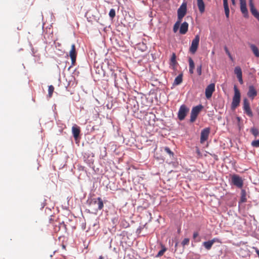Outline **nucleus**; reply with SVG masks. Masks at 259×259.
Here are the masks:
<instances>
[{"label":"nucleus","instance_id":"nucleus-1","mask_svg":"<svg viewBox=\"0 0 259 259\" xmlns=\"http://www.w3.org/2000/svg\"><path fill=\"white\" fill-rule=\"evenodd\" d=\"M234 95L233 97L232 102L231 103V109H235L239 105L240 102L241 94L237 86H234Z\"/></svg>","mask_w":259,"mask_h":259},{"label":"nucleus","instance_id":"nucleus-2","mask_svg":"<svg viewBox=\"0 0 259 259\" xmlns=\"http://www.w3.org/2000/svg\"><path fill=\"white\" fill-rule=\"evenodd\" d=\"M89 205L91 207H93L96 211L101 210L104 206L103 201L101 197L91 199L89 201Z\"/></svg>","mask_w":259,"mask_h":259},{"label":"nucleus","instance_id":"nucleus-3","mask_svg":"<svg viewBox=\"0 0 259 259\" xmlns=\"http://www.w3.org/2000/svg\"><path fill=\"white\" fill-rule=\"evenodd\" d=\"M94 154L93 152L88 151L83 154L84 161L91 167H93Z\"/></svg>","mask_w":259,"mask_h":259},{"label":"nucleus","instance_id":"nucleus-4","mask_svg":"<svg viewBox=\"0 0 259 259\" xmlns=\"http://www.w3.org/2000/svg\"><path fill=\"white\" fill-rule=\"evenodd\" d=\"M203 108V106L201 104H199L197 106H194L192 108L191 112V116L190 122L191 123L194 122L199 114V112Z\"/></svg>","mask_w":259,"mask_h":259},{"label":"nucleus","instance_id":"nucleus-5","mask_svg":"<svg viewBox=\"0 0 259 259\" xmlns=\"http://www.w3.org/2000/svg\"><path fill=\"white\" fill-rule=\"evenodd\" d=\"M231 184L238 188H242L243 185V180L238 175H233L231 178Z\"/></svg>","mask_w":259,"mask_h":259},{"label":"nucleus","instance_id":"nucleus-6","mask_svg":"<svg viewBox=\"0 0 259 259\" xmlns=\"http://www.w3.org/2000/svg\"><path fill=\"white\" fill-rule=\"evenodd\" d=\"M189 111V108H188L185 105H181L179 108L178 113V117L179 119L181 121L184 120Z\"/></svg>","mask_w":259,"mask_h":259},{"label":"nucleus","instance_id":"nucleus-7","mask_svg":"<svg viewBox=\"0 0 259 259\" xmlns=\"http://www.w3.org/2000/svg\"><path fill=\"white\" fill-rule=\"evenodd\" d=\"M122 76L125 79L126 81H127V78L125 74L123 73H122L118 69H116L115 72L114 74V76L113 77V79L114 82V85L116 87H118L119 84L121 83L120 80L119 79L118 77L119 75Z\"/></svg>","mask_w":259,"mask_h":259},{"label":"nucleus","instance_id":"nucleus-8","mask_svg":"<svg viewBox=\"0 0 259 259\" xmlns=\"http://www.w3.org/2000/svg\"><path fill=\"white\" fill-rule=\"evenodd\" d=\"M243 110L244 113L250 117H253V113L250 107V103L247 98H244L243 101Z\"/></svg>","mask_w":259,"mask_h":259},{"label":"nucleus","instance_id":"nucleus-9","mask_svg":"<svg viewBox=\"0 0 259 259\" xmlns=\"http://www.w3.org/2000/svg\"><path fill=\"white\" fill-rule=\"evenodd\" d=\"M199 35L198 34L195 35V38L192 41L191 45L189 49V51L192 54H194L196 52L199 45Z\"/></svg>","mask_w":259,"mask_h":259},{"label":"nucleus","instance_id":"nucleus-10","mask_svg":"<svg viewBox=\"0 0 259 259\" xmlns=\"http://www.w3.org/2000/svg\"><path fill=\"white\" fill-rule=\"evenodd\" d=\"M187 13V4L183 3L178 9V19L182 20Z\"/></svg>","mask_w":259,"mask_h":259},{"label":"nucleus","instance_id":"nucleus-11","mask_svg":"<svg viewBox=\"0 0 259 259\" xmlns=\"http://www.w3.org/2000/svg\"><path fill=\"white\" fill-rule=\"evenodd\" d=\"M215 90V84L213 83L209 84L205 89V97L207 99H209L212 96L213 92Z\"/></svg>","mask_w":259,"mask_h":259},{"label":"nucleus","instance_id":"nucleus-12","mask_svg":"<svg viewBox=\"0 0 259 259\" xmlns=\"http://www.w3.org/2000/svg\"><path fill=\"white\" fill-rule=\"evenodd\" d=\"M209 133L210 128L209 127H206L201 131L200 135L201 143H203L205 141H206L207 140Z\"/></svg>","mask_w":259,"mask_h":259},{"label":"nucleus","instance_id":"nucleus-13","mask_svg":"<svg viewBox=\"0 0 259 259\" xmlns=\"http://www.w3.org/2000/svg\"><path fill=\"white\" fill-rule=\"evenodd\" d=\"M249 6L252 15L259 21V12L255 9L252 0H249Z\"/></svg>","mask_w":259,"mask_h":259},{"label":"nucleus","instance_id":"nucleus-14","mask_svg":"<svg viewBox=\"0 0 259 259\" xmlns=\"http://www.w3.org/2000/svg\"><path fill=\"white\" fill-rule=\"evenodd\" d=\"M240 10L245 18L248 17V12L246 7V0H240Z\"/></svg>","mask_w":259,"mask_h":259},{"label":"nucleus","instance_id":"nucleus-15","mask_svg":"<svg viewBox=\"0 0 259 259\" xmlns=\"http://www.w3.org/2000/svg\"><path fill=\"white\" fill-rule=\"evenodd\" d=\"M234 73L236 75L239 83L241 84H242L243 83V80L242 79V70L239 66H236L235 67Z\"/></svg>","mask_w":259,"mask_h":259},{"label":"nucleus","instance_id":"nucleus-16","mask_svg":"<svg viewBox=\"0 0 259 259\" xmlns=\"http://www.w3.org/2000/svg\"><path fill=\"white\" fill-rule=\"evenodd\" d=\"M247 96L252 100L257 95V91L254 87L252 85H249L248 88V91L247 93Z\"/></svg>","mask_w":259,"mask_h":259},{"label":"nucleus","instance_id":"nucleus-17","mask_svg":"<svg viewBox=\"0 0 259 259\" xmlns=\"http://www.w3.org/2000/svg\"><path fill=\"white\" fill-rule=\"evenodd\" d=\"M80 132V128L76 125H74L72 127V133L75 140H77L79 137Z\"/></svg>","mask_w":259,"mask_h":259},{"label":"nucleus","instance_id":"nucleus-18","mask_svg":"<svg viewBox=\"0 0 259 259\" xmlns=\"http://www.w3.org/2000/svg\"><path fill=\"white\" fill-rule=\"evenodd\" d=\"M189 24L186 22H184L181 25L180 29V33L182 34H185L188 30Z\"/></svg>","mask_w":259,"mask_h":259},{"label":"nucleus","instance_id":"nucleus-19","mask_svg":"<svg viewBox=\"0 0 259 259\" xmlns=\"http://www.w3.org/2000/svg\"><path fill=\"white\" fill-rule=\"evenodd\" d=\"M250 48L256 57H259V50L258 48L254 44H249Z\"/></svg>","mask_w":259,"mask_h":259},{"label":"nucleus","instance_id":"nucleus-20","mask_svg":"<svg viewBox=\"0 0 259 259\" xmlns=\"http://www.w3.org/2000/svg\"><path fill=\"white\" fill-rule=\"evenodd\" d=\"M107 64L108 66V69H109V71H114L118 69V67L114 64V63L111 60H108L107 62Z\"/></svg>","mask_w":259,"mask_h":259},{"label":"nucleus","instance_id":"nucleus-21","mask_svg":"<svg viewBox=\"0 0 259 259\" xmlns=\"http://www.w3.org/2000/svg\"><path fill=\"white\" fill-rule=\"evenodd\" d=\"M247 194L245 189H241V196L240 199L239 203H244L247 201Z\"/></svg>","mask_w":259,"mask_h":259},{"label":"nucleus","instance_id":"nucleus-22","mask_svg":"<svg viewBox=\"0 0 259 259\" xmlns=\"http://www.w3.org/2000/svg\"><path fill=\"white\" fill-rule=\"evenodd\" d=\"M197 6L199 10L201 13H203L205 11V5L203 0H197Z\"/></svg>","mask_w":259,"mask_h":259},{"label":"nucleus","instance_id":"nucleus-23","mask_svg":"<svg viewBox=\"0 0 259 259\" xmlns=\"http://www.w3.org/2000/svg\"><path fill=\"white\" fill-rule=\"evenodd\" d=\"M183 81V75L182 74H180L178 76H177L174 80V85H179L182 83Z\"/></svg>","mask_w":259,"mask_h":259},{"label":"nucleus","instance_id":"nucleus-24","mask_svg":"<svg viewBox=\"0 0 259 259\" xmlns=\"http://www.w3.org/2000/svg\"><path fill=\"white\" fill-rule=\"evenodd\" d=\"M69 55H70V58L73 57H76V51H75V46L74 44H72L71 45V49L70 51Z\"/></svg>","mask_w":259,"mask_h":259},{"label":"nucleus","instance_id":"nucleus-25","mask_svg":"<svg viewBox=\"0 0 259 259\" xmlns=\"http://www.w3.org/2000/svg\"><path fill=\"white\" fill-rule=\"evenodd\" d=\"M212 241H210V240L207 241H205L203 243V246L207 249L209 250L211 249L212 244Z\"/></svg>","mask_w":259,"mask_h":259},{"label":"nucleus","instance_id":"nucleus-26","mask_svg":"<svg viewBox=\"0 0 259 259\" xmlns=\"http://www.w3.org/2000/svg\"><path fill=\"white\" fill-rule=\"evenodd\" d=\"M250 132L255 138H256L259 135V131L258 129L255 127H251L250 130Z\"/></svg>","mask_w":259,"mask_h":259},{"label":"nucleus","instance_id":"nucleus-27","mask_svg":"<svg viewBox=\"0 0 259 259\" xmlns=\"http://www.w3.org/2000/svg\"><path fill=\"white\" fill-rule=\"evenodd\" d=\"M225 15L227 18L229 17L230 10L229 8L228 4H224Z\"/></svg>","mask_w":259,"mask_h":259},{"label":"nucleus","instance_id":"nucleus-28","mask_svg":"<svg viewBox=\"0 0 259 259\" xmlns=\"http://www.w3.org/2000/svg\"><path fill=\"white\" fill-rule=\"evenodd\" d=\"M182 20L178 19L177 21L175 23L173 28V31L174 32H176L179 27Z\"/></svg>","mask_w":259,"mask_h":259},{"label":"nucleus","instance_id":"nucleus-29","mask_svg":"<svg viewBox=\"0 0 259 259\" xmlns=\"http://www.w3.org/2000/svg\"><path fill=\"white\" fill-rule=\"evenodd\" d=\"M164 150L165 152H166L170 156V157H173L174 156V154L173 152L171 151V150L168 147H165L164 148Z\"/></svg>","mask_w":259,"mask_h":259},{"label":"nucleus","instance_id":"nucleus-30","mask_svg":"<svg viewBox=\"0 0 259 259\" xmlns=\"http://www.w3.org/2000/svg\"><path fill=\"white\" fill-rule=\"evenodd\" d=\"M166 250V248L164 246H162V249L158 252L157 254L156 255V257H158L162 256Z\"/></svg>","mask_w":259,"mask_h":259},{"label":"nucleus","instance_id":"nucleus-31","mask_svg":"<svg viewBox=\"0 0 259 259\" xmlns=\"http://www.w3.org/2000/svg\"><path fill=\"white\" fill-rule=\"evenodd\" d=\"M171 64L172 65H176V55L175 53H172V56L170 58Z\"/></svg>","mask_w":259,"mask_h":259},{"label":"nucleus","instance_id":"nucleus-32","mask_svg":"<svg viewBox=\"0 0 259 259\" xmlns=\"http://www.w3.org/2000/svg\"><path fill=\"white\" fill-rule=\"evenodd\" d=\"M54 88L52 85H50L48 89V96L51 98L52 96V94L54 92Z\"/></svg>","mask_w":259,"mask_h":259},{"label":"nucleus","instance_id":"nucleus-33","mask_svg":"<svg viewBox=\"0 0 259 259\" xmlns=\"http://www.w3.org/2000/svg\"><path fill=\"white\" fill-rule=\"evenodd\" d=\"M251 145L253 147L259 148V140L252 141Z\"/></svg>","mask_w":259,"mask_h":259},{"label":"nucleus","instance_id":"nucleus-34","mask_svg":"<svg viewBox=\"0 0 259 259\" xmlns=\"http://www.w3.org/2000/svg\"><path fill=\"white\" fill-rule=\"evenodd\" d=\"M189 68H194L195 67V64L193 60L191 58H189Z\"/></svg>","mask_w":259,"mask_h":259},{"label":"nucleus","instance_id":"nucleus-35","mask_svg":"<svg viewBox=\"0 0 259 259\" xmlns=\"http://www.w3.org/2000/svg\"><path fill=\"white\" fill-rule=\"evenodd\" d=\"M109 15L110 18H113L115 16V11L113 9H111L109 13Z\"/></svg>","mask_w":259,"mask_h":259},{"label":"nucleus","instance_id":"nucleus-36","mask_svg":"<svg viewBox=\"0 0 259 259\" xmlns=\"http://www.w3.org/2000/svg\"><path fill=\"white\" fill-rule=\"evenodd\" d=\"M93 226L94 228V229H97L99 228V222L97 220H96L93 224Z\"/></svg>","mask_w":259,"mask_h":259},{"label":"nucleus","instance_id":"nucleus-37","mask_svg":"<svg viewBox=\"0 0 259 259\" xmlns=\"http://www.w3.org/2000/svg\"><path fill=\"white\" fill-rule=\"evenodd\" d=\"M197 72L199 75H201V73H202V65H201L197 66Z\"/></svg>","mask_w":259,"mask_h":259},{"label":"nucleus","instance_id":"nucleus-38","mask_svg":"<svg viewBox=\"0 0 259 259\" xmlns=\"http://www.w3.org/2000/svg\"><path fill=\"white\" fill-rule=\"evenodd\" d=\"M118 78L121 81V83L119 84H124L125 82H127V81H126V80L124 78V77H123V76H121L120 75L119 76Z\"/></svg>","mask_w":259,"mask_h":259},{"label":"nucleus","instance_id":"nucleus-39","mask_svg":"<svg viewBox=\"0 0 259 259\" xmlns=\"http://www.w3.org/2000/svg\"><path fill=\"white\" fill-rule=\"evenodd\" d=\"M189 242V239L188 238H185L182 242V244L183 246H185L186 245L188 244Z\"/></svg>","mask_w":259,"mask_h":259},{"label":"nucleus","instance_id":"nucleus-40","mask_svg":"<svg viewBox=\"0 0 259 259\" xmlns=\"http://www.w3.org/2000/svg\"><path fill=\"white\" fill-rule=\"evenodd\" d=\"M210 241L212 242V244H213V243L216 242H220V240L218 238H213V239H212V240H211Z\"/></svg>","mask_w":259,"mask_h":259},{"label":"nucleus","instance_id":"nucleus-41","mask_svg":"<svg viewBox=\"0 0 259 259\" xmlns=\"http://www.w3.org/2000/svg\"><path fill=\"white\" fill-rule=\"evenodd\" d=\"M115 70H114V71H109V73L110 75V77L112 78L113 76H114V74L115 73Z\"/></svg>","mask_w":259,"mask_h":259},{"label":"nucleus","instance_id":"nucleus-42","mask_svg":"<svg viewBox=\"0 0 259 259\" xmlns=\"http://www.w3.org/2000/svg\"><path fill=\"white\" fill-rule=\"evenodd\" d=\"M76 57H71L70 58L71 60V62H72V64L73 65L74 64V63L75 62V61H76Z\"/></svg>","mask_w":259,"mask_h":259},{"label":"nucleus","instance_id":"nucleus-43","mask_svg":"<svg viewBox=\"0 0 259 259\" xmlns=\"http://www.w3.org/2000/svg\"><path fill=\"white\" fill-rule=\"evenodd\" d=\"M198 233L197 232H194L193 233V237L194 239H195L196 237H197L198 236Z\"/></svg>","mask_w":259,"mask_h":259},{"label":"nucleus","instance_id":"nucleus-44","mask_svg":"<svg viewBox=\"0 0 259 259\" xmlns=\"http://www.w3.org/2000/svg\"><path fill=\"white\" fill-rule=\"evenodd\" d=\"M194 69L189 68V71L190 74H193L194 73Z\"/></svg>","mask_w":259,"mask_h":259},{"label":"nucleus","instance_id":"nucleus-45","mask_svg":"<svg viewBox=\"0 0 259 259\" xmlns=\"http://www.w3.org/2000/svg\"><path fill=\"white\" fill-rule=\"evenodd\" d=\"M224 49H225V51L226 54H229L230 52L229 51L227 47H225Z\"/></svg>","mask_w":259,"mask_h":259},{"label":"nucleus","instance_id":"nucleus-46","mask_svg":"<svg viewBox=\"0 0 259 259\" xmlns=\"http://www.w3.org/2000/svg\"><path fill=\"white\" fill-rule=\"evenodd\" d=\"M60 227L62 226V227L66 228V225L64 223V222H62L60 224Z\"/></svg>","mask_w":259,"mask_h":259},{"label":"nucleus","instance_id":"nucleus-47","mask_svg":"<svg viewBox=\"0 0 259 259\" xmlns=\"http://www.w3.org/2000/svg\"><path fill=\"white\" fill-rule=\"evenodd\" d=\"M228 4V0H223V4Z\"/></svg>","mask_w":259,"mask_h":259},{"label":"nucleus","instance_id":"nucleus-48","mask_svg":"<svg viewBox=\"0 0 259 259\" xmlns=\"http://www.w3.org/2000/svg\"><path fill=\"white\" fill-rule=\"evenodd\" d=\"M227 54L229 56V57L231 59H232V57L230 52H229V54Z\"/></svg>","mask_w":259,"mask_h":259},{"label":"nucleus","instance_id":"nucleus-49","mask_svg":"<svg viewBox=\"0 0 259 259\" xmlns=\"http://www.w3.org/2000/svg\"><path fill=\"white\" fill-rule=\"evenodd\" d=\"M99 259H104V258L102 256H100Z\"/></svg>","mask_w":259,"mask_h":259},{"label":"nucleus","instance_id":"nucleus-50","mask_svg":"<svg viewBox=\"0 0 259 259\" xmlns=\"http://www.w3.org/2000/svg\"><path fill=\"white\" fill-rule=\"evenodd\" d=\"M233 4H235V0H231Z\"/></svg>","mask_w":259,"mask_h":259},{"label":"nucleus","instance_id":"nucleus-51","mask_svg":"<svg viewBox=\"0 0 259 259\" xmlns=\"http://www.w3.org/2000/svg\"><path fill=\"white\" fill-rule=\"evenodd\" d=\"M237 119L238 121H239L240 120V118L239 117H237Z\"/></svg>","mask_w":259,"mask_h":259},{"label":"nucleus","instance_id":"nucleus-52","mask_svg":"<svg viewBox=\"0 0 259 259\" xmlns=\"http://www.w3.org/2000/svg\"><path fill=\"white\" fill-rule=\"evenodd\" d=\"M256 253H257V255H258V254H259V250H257L256 251Z\"/></svg>","mask_w":259,"mask_h":259},{"label":"nucleus","instance_id":"nucleus-53","mask_svg":"<svg viewBox=\"0 0 259 259\" xmlns=\"http://www.w3.org/2000/svg\"><path fill=\"white\" fill-rule=\"evenodd\" d=\"M177 245H178V243L176 242V244H175V247L177 246Z\"/></svg>","mask_w":259,"mask_h":259},{"label":"nucleus","instance_id":"nucleus-54","mask_svg":"<svg viewBox=\"0 0 259 259\" xmlns=\"http://www.w3.org/2000/svg\"><path fill=\"white\" fill-rule=\"evenodd\" d=\"M44 206H45V204H44L43 205H42L41 208H44Z\"/></svg>","mask_w":259,"mask_h":259},{"label":"nucleus","instance_id":"nucleus-55","mask_svg":"<svg viewBox=\"0 0 259 259\" xmlns=\"http://www.w3.org/2000/svg\"><path fill=\"white\" fill-rule=\"evenodd\" d=\"M197 153L199 154V151L198 150H197Z\"/></svg>","mask_w":259,"mask_h":259}]
</instances>
